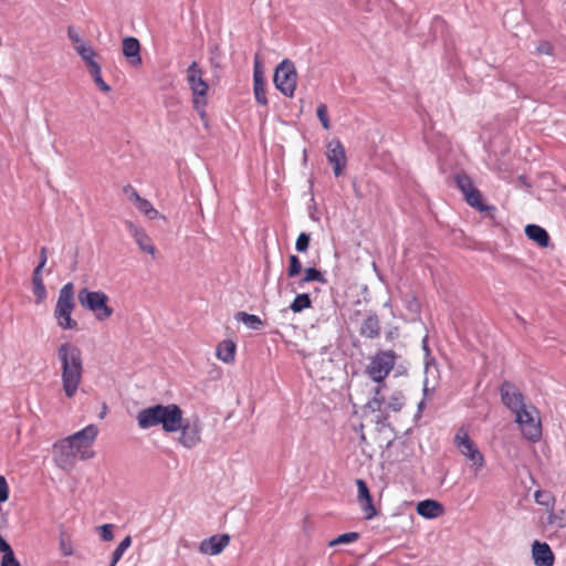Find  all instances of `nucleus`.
Instances as JSON below:
<instances>
[{
    "instance_id": "nucleus-39",
    "label": "nucleus",
    "mask_w": 566,
    "mask_h": 566,
    "mask_svg": "<svg viewBox=\"0 0 566 566\" xmlns=\"http://www.w3.org/2000/svg\"><path fill=\"white\" fill-rule=\"evenodd\" d=\"M311 242V234L301 232L295 242V250L300 253L306 252Z\"/></svg>"
},
{
    "instance_id": "nucleus-10",
    "label": "nucleus",
    "mask_w": 566,
    "mask_h": 566,
    "mask_svg": "<svg viewBox=\"0 0 566 566\" xmlns=\"http://www.w3.org/2000/svg\"><path fill=\"white\" fill-rule=\"evenodd\" d=\"M202 424L199 417L193 416L184 419L181 415V426L179 428L180 436L178 438L179 443L187 448L192 449L201 441Z\"/></svg>"
},
{
    "instance_id": "nucleus-32",
    "label": "nucleus",
    "mask_w": 566,
    "mask_h": 566,
    "mask_svg": "<svg viewBox=\"0 0 566 566\" xmlns=\"http://www.w3.org/2000/svg\"><path fill=\"white\" fill-rule=\"evenodd\" d=\"M132 545V538L129 535L124 537L122 542L118 544V546L115 548V551L112 554V560L108 566H115L119 559L122 558L125 551Z\"/></svg>"
},
{
    "instance_id": "nucleus-51",
    "label": "nucleus",
    "mask_w": 566,
    "mask_h": 566,
    "mask_svg": "<svg viewBox=\"0 0 566 566\" xmlns=\"http://www.w3.org/2000/svg\"><path fill=\"white\" fill-rule=\"evenodd\" d=\"M44 266L36 265L32 273V283L43 282L42 270Z\"/></svg>"
},
{
    "instance_id": "nucleus-42",
    "label": "nucleus",
    "mask_w": 566,
    "mask_h": 566,
    "mask_svg": "<svg viewBox=\"0 0 566 566\" xmlns=\"http://www.w3.org/2000/svg\"><path fill=\"white\" fill-rule=\"evenodd\" d=\"M317 117L324 129L331 128V122L327 115V106L325 104H319L316 109Z\"/></svg>"
},
{
    "instance_id": "nucleus-35",
    "label": "nucleus",
    "mask_w": 566,
    "mask_h": 566,
    "mask_svg": "<svg viewBox=\"0 0 566 566\" xmlns=\"http://www.w3.org/2000/svg\"><path fill=\"white\" fill-rule=\"evenodd\" d=\"M366 520H371L377 515V510L374 505L373 496H368L367 500L358 502Z\"/></svg>"
},
{
    "instance_id": "nucleus-4",
    "label": "nucleus",
    "mask_w": 566,
    "mask_h": 566,
    "mask_svg": "<svg viewBox=\"0 0 566 566\" xmlns=\"http://www.w3.org/2000/svg\"><path fill=\"white\" fill-rule=\"evenodd\" d=\"M77 300L80 305L93 313L99 322L108 319L114 313L108 305L109 297L103 291H91L88 287H83L77 293Z\"/></svg>"
},
{
    "instance_id": "nucleus-30",
    "label": "nucleus",
    "mask_w": 566,
    "mask_h": 566,
    "mask_svg": "<svg viewBox=\"0 0 566 566\" xmlns=\"http://www.w3.org/2000/svg\"><path fill=\"white\" fill-rule=\"evenodd\" d=\"M534 499L538 505L545 506L547 510H551L552 507H554V504L556 501L553 493L551 491H546V490L535 491Z\"/></svg>"
},
{
    "instance_id": "nucleus-38",
    "label": "nucleus",
    "mask_w": 566,
    "mask_h": 566,
    "mask_svg": "<svg viewBox=\"0 0 566 566\" xmlns=\"http://www.w3.org/2000/svg\"><path fill=\"white\" fill-rule=\"evenodd\" d=\"M32 292L36 304H41L48 297V292L43 282L32 283Z\"/></svg>"
},
{
    "instance_id": "nucleus-44",
    "label": "nucleus",
    "mask_w": 566,
    "mask_h": 566,
    "mask_svg": "<svg viewBox=\"0 0 566 566\" xmlns=\"http://www.w3.org/2000/svg\"><path fill=\"white\" fill-rule=\"evenodd\" d=\"M405 307L412 314L420 313V303L416 296H410L405 298Z\"/></svg>"
},
{
    "instance_id": "nucleus-58",
    "label": "nucleus",
    "mask_w": 566,
    "mask_h": 566,
    "mask_svg": "<svg viewBox=\"0 0 566 566\" xmlns=\"http://www.w3.org/2000/svg\"><path fill=\"white\" fill-rule=\"evenodd\" d=\"M397 335H398V329H397V328H395V329L389 331V332L387 333V338H388V339H392V338H394V337H396Z\"/></svg>"
},
{
    "instance_id": "nucleus-62",
    "label": "nucleus",
    "mask_w": 566,
    "mask_h": 566,
    "mask_svg": "<svg viewBox=\"0 0 566 566\" xmlns=\"http://www.w3.org/2000/svg\"><path fill=\"white\" fill-rule=\"evenodd\" d=\"M91 455H92V454H86L85 452H82L81 458H82V459H87V458H90Z\"/></svg>"
},
{
    "instance_id": "nucleus-28",
    "label": "nucleus",
    "mask_w": 566,
    "mask_h": 566,
    "mask_svg": "<svg viewBox=\"0 0 566 566\" xmlns=\"http://www.w3.org/2000/svg\"><path fill=\"white\" fill-rule=\"evenodd\" d=\"M381 384L374 389V397L365 405V408L370 410L371 412L379 411L382 403L385 402V397L381 395L382 388Z\"/></svg>"
},
{
    "instance_id": "nucleus-47",
    "label": "nucleus",
    "mask_w": 566,
    "mask_h": 566,
    "mask_svg": "<svg viewBox=\"0 0 566 566\" xmlns=\"http://www.w3.org/2000/svg\"><path fill=\"white\" fill-rule=\"evenodd\" d=\"M99 534L103 541L108 542L112 541L114 537L113 534V525L112 524H104L99 526Z\"/></svg>"
},
{
    "instance_id": "nucleus-57",
    "label": "nucleus",
    "mask_w": 566,
    "mask_h": 566,
    "mask_svg": "<svg viewBox=\"0 0 566 566\" xmlns=\"http://www.w3.org/2000/svg\"><path fill=\"white\" fill-rule=\"evenodd\" d=\"M518 180H520L523 185H525L526 187H531V186H532V185L528 182V179H527V177H526L525 175H521V176L518 177Z\"/></svg>"
},
{
    "instance_id": "nucleus-23",
    "label": "nucleus",
    "mask_w": 566,
    "mask_h": 566,
    "mask_svg": "<svg viewBox=\"0 0 566 566\" xmlns=\"http://www.w3.org/2000/svg\"><path fill=\"white\" fill-rule=\"evenodd\" d=\"M464 198L469 206L475 208L479 211H497L495 206L486 205L483 201L480 190L476 189L475 187L468 191L467 193H464Z\"/></svg>"
},
{
    "instance_id": "nucleus-59",
    "label": "nucleus",
    "mask_w": 566,
    "mask_h": 566,
    "mask_svg": "<svg viewBox=\"0 0 566 566\" xmlns=\"http://www.w3.org/2000/svg\"><path fill=\"white\" fill-rule=\"evenodd\" d=\"M387 419H388V415H382L381 413V415L378 416L377 423H382L384 424L385 421H387Z\"/></svg>"
},
{
    "instance_id": "nucleus-18",
    "label": "nucleus",
    "mask_w": 566,
    "mask_h": 566,
    "mask_svg": "<svg viewBox=\"0 0 566 566\" xmlns=\"http://www.w3.org/2000/svg\"><path fill=\"white\" fill-rule=\"evenodd\" d=\"M416 511L420 516L432 520L444 513V506L436 500L427 499L418 502Z\"/></svg>"
},
{
    "instance_id": "nucleus-3",
    "label": "nucleus",
    "mask_w": 566,
    "mask_h": 566,
    "mask_svg": "<svg viewBox=\"0 0 566 566\" xmlns=\"http://www.w3.org/2000/svg\"><path fill=\"white\" fill-rule=\"evenodd\" d=\"M74 310V284L69 282L61 287L53 312L54 318L60 328L64 331L77 329L78 324L72 318Z\"/></svg>"
},
{
    "instance_id": "nucleus-43",
    "label": "nucleus",
    "mask_w": 566,
    "mask_h": 566,
    "mask_svg": "<svg viewBox=\"0 0 566 566\" xmlns=\"http://www.w3.org/2000/svg\"><path fill=\"white\" fill-rule=\"evenodd\" d=\"M357 485V501L367 500L368 496H370L369 488L365 480L357 479L356 480Z\"/></svg>"
},
{
    "instance_id": "nucleus-61",
    "label": "nucleus",
    "mask_w": 566,
    "mask_h": 566,
    "mask_svg": "<svg viewBox=\"0 0 566 566\" xmlns=\"http://www.w3.org/2000/svg\"><path fill=\"white\" fill-rule=\"evenodd\" d=\"M423 406H424V401H423V400H421V401L418 403V413L422 410Z\"/></svg>"
},
{
    "instance_id": "nucleus-5",
    "label": "nucleus",
    "mask_w": 566,
    "mask_h": 566,
    "mask_svg": "<svg viewBox=\"0 0 566 566\" xmlns=\"http://www.w3.org/2000/svg\"><path fill=\"white\" fill-rule=\"evenodd\" d=\"M187 83L192 92L193 108L203 118L206 115V97L209 91V85L202 78V70L196 61H193L187 69Z\"/></svg>"
},
{
    "instance_id": "nucleus-19",
    "label": "nucleus",
    "mask_w": 566,
    "mask_h": 566,
    "mask_svg": "<svg viewBox=\"0 0 566 566\" xmlns=\"http://www.w3.org/2000/svg\"><path fill=\"white\" fill-rule=\"evenodd\" d=\"M98 429L95 424H88L82 430L69 436L67 438L82 450L92 444L97 437Z\"/></svg>"
},
{
    "instance_id": "nucleus-56",
    "label": "nucleus",
    "mask_w": 566,
    "mask_h": 566,
    "mask_svg": "<svg viewBox=\"0 0 566 566\" xmlns=\"http://www.w3.org/2000/svg\"><path fill=\"white\" fill-rule=\"evenodd\" d=\"M422 349L426 353V355L430 354V348H429V345H428V336H424L423 339H422Z\"/></svg>"
},
{
    "instance_id": "nucleus-1",
    "label": "nucleus",
    "mask_w": 566,
    "mask_h": 566,
    "mask_svg": "<svg viewBox=\"0 0 566 566\" xmlns=\"http://www.w3.org/2000/svg\"><path fill=\"white\" fill-rule=\"evenodd\" d=\"M61 364L62 387L67 398L77 392L83 377V357L81 349L73 343H62L56 350Z\"/></svg>"
},
{
    "instance_id": "nucleus-46",
    "label": "nucleus",
    "mask_w": 566,
    "mask_h": 566,
    "mask_svg": "<svg viewBox=\"0 0 566 566\" xmlns=\"http://www.w3.org/2000/svg\"><path fill=\"white\" fill-rule=\"evenodd\" d=\"M93 77V81L94 83L96 84V86L102 91V92H109L111 91V86L103 80L102 77V71L99 73H96V74H93L92 75Z\"/></svg>"
},
{
    "instance_id": "nucleus-9",
    "label": "nucleus",
    "mask_w": 566,
    "mask_h": 566,
    "mask_svg": "<svg viewBox=\"0 0 566 566\" xmlns=\"http://www.w3.org/2000/svg\"><path fill=\"white\" fill-rule=\"evenodd\" d=\"M515 422L526 440L536 442L542 438V423L538 418V410L534 406H528L517 412Z\"/></svg>"
},
{
    "instance_id": "nucleus-64",
    "label": "nucleus",
    "mask_w": 566,
    "mask_h": 566,
    "mask_svg": "<svg viewBox=\"0 0 566 566\" xmlns=\"http://www.w3.org/2000/svg\"><path fill=\"white\" fill-rule=\"evenodd\" d=\"M427 390H428V388H427V386H424L423 392L427 394Z\"/></svg>"
},
{
    "instance_id": "nucleus-25",
    "label": "nucleus",
    "mask_w": 566,
    "mask_h": 566,
    "mask_svg": "<svg viewBox=\"0 0 566 566\" xmlns=\"http://www.w3.org/2000/svg\"><path fill=\"white\" fill-rule=\"evenodd\" d=\"M234 318L252 331H261L264 326V323L258 315L249 314L247 312H237L234 314Z\"/></svg>"
},
{
    "instance_id": "nucleus-8",
    "label": "nucleus",
    "mask_w": 566,
    "mask_h": 566,
    "mask_svg": "<svg viewBox=\"0 0 566 566\" xmlns=\"http://www.w3.org/2000/svg\"><path fill=\"white\" fill-rule=\"evenodd\" d=\"M275 88L284 96L292 97L296 90L297 72L294 63L284 59L275 69L273 75Z\"/></svg>"
},
{
    "instance_id": "nucleus-50",
    "label": "nucleus",
    "mask_w": 566,
    "mask_h": 566,
    "mask_svg": "<svg viewBox=\"0 0 566 566\" xmlns=\"http://www.w3.org/2000/svg\"><path fill=\"white\" fill-rule=\"evenodd\" d=\"M67 36L72 41L74 46L80 45L81 43H85L73 27L67 28Z\"/></svg>"
},
{
    "instance_id": "nucleus-26",
    "label": "nucleus",
    "mask_w": 566,
    "mask_h": 566,
    "mask_svg": "<svg viewBox=\"0 0 566 566\" xmlns=\"http://www.w3.org/2000/svg\"><path fill=\"white\" fill-rule=\"evenodd\" d=\"M310 282H319L322 284H326L327 280L322 271L317 270L316 268H307L304 270L303 277H301L297 282V286L303 287L306 283Z\"/></svg>"
},
{
    "instance_id": "nucleus-20",
    "label": "nucleus",
    "mask_w": 566,
    "mask_h": 566,
    "mask_svg": "<svg viewBox=\"0 0 566 566\" xmlns=\"http://www.w3.org/2000/svg\"><path fill=\"white\" fill-rule=\"evenodd\" d=\"M126 226H127V229L129 230V232L132 233V235L134 237L135 242L137 243L139 249L143 252L154 255L156 249H155V245L153 244L150 238L148 237V234L144 230L134 226V223L130 221H127Z\"/></svg>"
},
{
    "instance_id": "nucleus-52",
    "label": "nucleus",
    "mask_w": 566,
    "mask_h": 566,
    "mask_svg": "<svg viewBox=\"0 0 566 566\" xmlns=\"http://www.w3.org/2000/svg\"><path fill=\"white\" fill-rule=\"evenodd\" d=\"M86 65L88 67L91 76L93 74L101 72V65L95 60L90 61Z\"/></svg>"
},
{
    "instance_id": "nucleus-63",
    "label": "nucleus",
    "mask_w": 566,
    "mask_h": 566,
    "mask_svg": "<svg viewBox=\"0 0 566 566\" xmlns=\"http://www.w3.org/2000/svg\"><path fill=\"white\" fill-rule=\"evenodd\" d=\"M105 409H106V406L104 405V411H101V418H103V417H104V415H105Z\"/></svg>"
},
{
    "instance_id": "nucleus-21",
    "label": "nucleus",
    "mask_w": 566,
    "mask_h": 566,
    "mask_svg": "<svg viewBox=\"0 0 566 566\" xmlns=\"http://www.w3.org/2000/svg\"><path fill=\"white\" fill-rule=\"evenodd\" d=\"M359 334L369 339H375L380 335V322L375 312H370L363 321Z\"/></svg>"
},
{
    "instance_id": "nucleus-55",
    "label": "nucleus",
    "mask_w": 566,
    "mask_h": 566,
    "mask_svg": "<svg viewBox=\"0 0 566 566\" xmlns=\"http://www.w3.org/2000/svg\"><path fill=\"white\" fill-rule=\"evenodd\" d=\"M538 51L546 54H551L553 51V46L548 42H545L543 45L538 48Z\"/></svg>"
},
{
    "instance_id": "nucleus-41",
    "label": "nucleus",
    "mask_w": 566,
    "mask_h": 566,
    "mask_svg": "<svg viewBox=\"0 0 566 566\" xmlns=\"http://www.w3.org/2000/svg\"><path fill=\"white\" fill-rule=\"evenodd\" d=\"M60 549L64 556H71L74 552L72 542L66 537L64 532H61L60 538Z\"/></svg>"
},
{
    "instance_id": "nucleus-7",
    "label": "nucleus",
    "mask_w": 566,
    "mask_h": 566,
    "mask_svg": "<svg viewBox=\"0 0 566 566\" xmlns=\"http://www.w3.org/2000/svg\"><path fill=\"white\" fill-rule=\"evenodd\" d=\"M454 444L459 452L471 462L472 470L478 474L485 465L484 455L473 440H471L465 428L461 427L458 429L454 436Z\"/></svg>"
},
{
    "instance_id": "nucleus-60",
    "label": "nucleus",
    "mask_w": 566,
    "mask_h": 566,
    "mask_svg": "<svg viewBox=\"0 0 566 566\" xmlns=\"http://www.w3.org/2000/svg\"><path fill=\"white\" fill-rule=\"evenodd\" d=\"M486 213V217L491 220H495V213L496 211H484Z\"/></svg>"
},
{
    "instance_id": "nucleus-27",
    "label": "nucleus",
    "mask_w": 566,
    "mask_h": 566,
    "mask_svg": "<svg viewBox=\"0 0 566 566\" xmlns=\"http://www.w3.org/2000/svg\"><path fill=\"white\" fill-rule=\"evenodd\" d=\"M312 306V300L310 294L301 293L296 294L292 303L290 304V310L294 313H301L302 311L310 308Z\"/></svg>"
},
{
    "instance_id": "nucleus-34",
    "label": "nucleus",
    "mask_w": 566,
    "mask_h": 566,
    "mask_svg": "<svg viewBox=\"0 0 566 566\" xmlns=\"http://www.w3.org/2000/svg\"><path fill=\"white\" fill-rule=\"evenodd\" d=\"M359 537H360V535L358 532L344 533V534L338 535L334 539H332L328 543V546L332 547V546L342 545V544H350V543L356 542Z\"/></svg>"
},
{
    "instance_id": "nucleus-45",
    "label": "nucleus",
    "mask_w": 566,
    "mask_h": 566,
    "mask_svg": "<svg viewBox=\"0 0 566 566\" xmlns=\"http://www.w3.org/2000/svg\"><path fill=\"white\" fill-rule=\"evenodd\" d=\"M0 566H21L13 551L2 555Z\"/></svg>"
},
{
    "instance_id": "nucleus-37",
    "label": "nucleus",
    "mask_w": 566,
    "mask_h": 566,
    "mask_svg": "<svg viewBox=\"0 0 566 566\" xmlns=\"http://www.w3.org/2000/svg\"><path fill=\"white\" fill-rule=\"evenodd\" d=\"M302 272V262L297 255L291 254L289 256V266L286 274L289 277H295Z\"/></svg>"
},
{
    "instance_id": "nucleus-12",
    "label": "nucleus",
    "mask_w": 566,
    "mask_h": 566,
    "mask_svg": "<svg viewBox=\"0 0 566 566\" xmlns=\"http://www.w3.org/2000/svg\"><path fill=\"white\" fill-rule=\"evenodd\" d=\"M500 394L503 405L514 415L527 407L523 394L510 381H504L501 385Z\"/></svg>"
},
{
    "instance_id": "nucleus-54",
    "label": "nucleus",
    "mask_w": 566,
    "mask_h": 566,
    "mask_svg": "<svg viewBox=\"0 0 566 566\" xmlns=\"http://www.w3.org/2000/svg\"><path fill=\"white\" fill-rule=\"evenodd\" d=\"M48 261V249L45 247H42L40 250V262L38 265L44 266Z\"/></svg>"
},
{
    "instance_id": "nucleus-48",
    "label": "nucleus",
    "mask_w": 566,
    "mask_h": 566,
    "mask_svg": "<svg viewBox=\"0 0 566 566\" xmlns=\"http://www.w3.org/2000/svg\"><path fill=\"white\" fill-rule=\"evenodd\" d=\"M9 499V486L4 476L0 475V503Z\"/></svg>"
},
{
    "instance_id": "nucleus-2",
    "label": "nucleus",
    "mask_w": 566,
    "mask_h": 566,
    "mask_svg": "<svg viewBox=\"0 0 566 566\" xmlns=\"http://www.w3.org/2000/svg\"><path fill=\"white\" fill-rule=\"evenodd\" d=\"M181 408L176 403H157L142 409L136 417L138 427L143 430L161 426L166 433L178 432L181 426Z\"/></svg>"
},
{
    "instance_id": "nucleus-15",
    "label": "nucleus",
    "mask_w": 566,
    "mask_h": 566,
    "mask_svg": "<svg viewBox=\"0 0 566 566\" xmlns=\"http://www.w3.org/2000/svg\"><path fill=\"white\" fill-rule=\"evenodd\" d=\"M123 54L133 67H139L143 64L140 56V42L135 36H125L123 39Z\"/></svg>"
},
{
    "instance_id": "nucleus-13",
    "label": "nucleus",
    "mask_w": 566,
    "mask_h": 566,
    "mask_svg": "<svg viewBox=\"0 0 566 566\" xmlns=\"http://www.w3.org/2000/svg\"><path fill=\"white\" fill-rule=\"evenodd\" d=\"M326 157L328 163L333 165L335 176H340L346 166V153L343 144L339 140L328 143Z\"/></svg>"
},
{
    "instance_id": "nucleus-24",
    "label": "nucleus",
    "mask_w": 566,
    "mask_h": 566,
    "mask_svg": "<svg viewBox=\"0 0 566 566\" xmlns=\"http://www.w3.org/2000/svg\"><path fill=\"white\" fill-rule=\"evenodd\" d=\"M235 344L231 339L222 340L217 347V357L223 363H232L235 356Z\"/></svg>"
},
{
    "instance_id": "nucleus-49",
    "label": "nucleus",
    "mask_w": 566,
    "mask_h": 566,
    "mask_svg": "<svg viewBox=\"0 0 566 566\" xmlns=\"http://www.w3.org/2000/svg\"><path fill=\"white\" fill-rule=\"evenodd\" d=\"M123 192L128 197L129 200L134 202H136L140 198L137 190L130 185L125 186L123 188Z\"/></svg>"
},
{
    "instance_id": "nucleus-36",
    "label": "nucleus",
    "mask_w": 566,
    "mask_h": 566,
    "mask_svg": "<svg viewBox=\"0 0 566 566\" xmlns=\"http://www.w3.org/2000/svg\"><path fill=\"white\" fill-rule=\"evenodd\" d=\"M76 53L82 57V60L87 64L90 61L94 60L95 51L91 45L86 43H81L80 45L74 46Z\"/></svg>"
},
{
    "instance_id": "nucleus-16",
    "label": "nucleus",
    "mask_w": 566,
    "mask_h": 566,
    "mask_svg": "<svg viewBox=\"0 0 566 566\" xmlns=\"http://www.w3.org/2000/svg\"><path fill=\"white\" fill-rule=\"evenodd\" d=\"M532 557L536 566H553L555 556L547 543L534 541L532 545Z\"/></svg>"
},
{
    "instance_id": "nucleus-40",
    "label": "nucleus",
    "mask_w": 566,
    "mask_h": 566,
    "mask_svg": "<svg viewBox=\"0 0 566 566\" xmlns=\"http://www.w3.org/2000/svg\"><path fill=\"white\" fill-rule=\"evenodd\" d=\"M455 182L458 188L463 192V195L474 188L471 178L467 175H458L455 177Z\"/></svg>"
},
{
    "instance_id": "nucleus-17",
    "label": "nucleus",
    "mask_w": 566,
    "mask_h": 566,
    "mask_svg": "<svg viewBox=\"0 0 566 566\" xmlns=\"http://www.w3.org/2000/svg\"><path fill=\"white\" fill-rule=\"evenodd\" d=\"M253 92L255 101L263 105L268 106V98L265 95V80L263 71L260 69L259 61L255 60L254 71H253Z\"/></svg>"
},
{
    "instance_id": "nucleus-33",
    "label": "nucleus",
    "mask_w": 566,
    "mask_h": 566,
    "mask_svg": "<svg viewBox=\"0 0 566 566\" xmlns=\"http://www.w3.org/2000/svg\"><path fill=\"white\" fill-rule=\"evenodd\" d=\"M135 205L140 212L146 214L151 220L156 219L159 214V212L153 207L150 201H148L145 198L140 197L139 200L135 202Z\"/></svg>"
},
{
    "instance_id": "nucleus-53",
    "label": "nucleus",
    "mask_w": 566,
    "mask_h": 566,
    "mask_svg": "<svg viewBox=\"0 0 566 566\" xmlns=\"http://www.w3.org/2000/svg\"><path fill=\"white\" fill-rule=\"evenodd\" d=\"M12 547L11 545L6 541V538L3 536L0 535V552L2 554H6V553H9V552H12Z\"/></svg>"
},
{
    "instance_id": "nucleus-14",
    "label": "nucleus",
    "mask_w": 566,
    "mask_h": 566,
    "mask_svg": "<svg viewBox=\"0 0 566 566\" xmlns=\"http://www.w3.org/2000/svg\"><path fill=\"white\" fill-rule=\"evenodd\" d=\"M230 542L228 534H216L201 541L199 545L200 553L214 556L220 554Z\"/></svg>"
},
{
    "instance_id": "nucleus-29",
    "label": "nucleus",
    "mask_w": 566,
    "mask_h": 566,
    "mask_svg": "<svg viewBox=\"0 0 566 566\" xmlns=\"http://www.w3.org/2000/svg\"><path fill=\"white\" fill-rule=\"evenodd\" d=\"M547 524L553 525L557 528L566 527V511H554V507L548 510Z\"/></svg>"
},
{
    "instance_id": "nucleus-31",
    "label": "nucleus",
    "mask_w": 566,
    "mask_h": 566,
    "mask_svg": "<svg viewBox=\"0 0 566 566\" xmlns=\"http://www.w3.org/2000/svg\"><path fill=\"white\" fill-rule=\"evenodd\" d=\"M405 405V395L401 390L394 391L388 400L387 407L394 412H399Z\"/></svg>"
},
{
    "instance_id": "nucleus-11",
    "label": "nucleus",
    "mask_w": 566,
    "mask_h": 566,
    "mask_svg": "<svg viewBox=\"0 0 566 566\" xmlns=\"http://www.w3.org/2000/svg\"><path fill=\"white\" fill-rule=\"evenodd\" d=\"M82 452L77 444L64 438L53 446L55 463L62 469L73 468L77 453Z\"/></svg>"
},
{
    "instance_id": "nucleus-22",
    "label": "nucleus",
    "mask_w": 566,
    "mask_h": 566,
    "mask_svg": "<svg viewBox=\"0 0 566 566\" xmlns=\"http://www.w3.org/2000/svg\"><path fill=\"white\" fill-rule=\"evenodd\" d=\"M525 235L537 243L541 248H547L551 243V238L548 232L538 224H527L525 227Z\"/></svg>"
},
{
    "instance_id": "nucleus-6",
    "label": "nucleus",
    "mask_w": 566,
    "mask_h": 566,
    "mask_svg": "<svg viewBox=\"0 0 566 566\" xmlns=\"http://www.w3.org/2000/svg\"><path fill=\"white\" fill-rule=\"evenodd\" d=\"M397 358L398 355L394 350L380 349L370 357V363L366 367V374L373 381L386 386L385 379L394 369Z\"/></svg>"
}]
</instances>
